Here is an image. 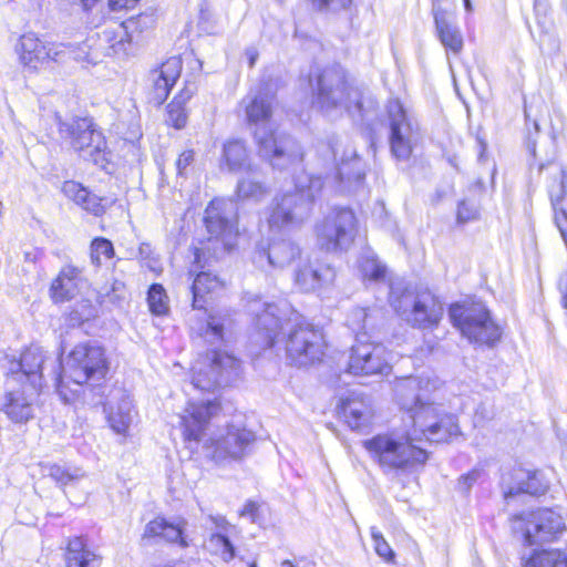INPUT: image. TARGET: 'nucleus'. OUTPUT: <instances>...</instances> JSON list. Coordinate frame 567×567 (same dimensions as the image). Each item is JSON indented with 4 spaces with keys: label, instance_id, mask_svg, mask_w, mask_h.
Segmentation results:
<instances>
[{
    "label": "nucleus",
    "instance_id": "obj_1",
    "mask_svg": "<svg viewBox=\"0 0 567 567\" xmlns=\"http://www.w3.org/2000/svg\"><path fill=\"white\" fill-rule=\"evenodd\" d=\"M319 173L302 172L295 177V190L276 196L268 216L272 233L289 230L302 223L323 187V178L333 179L342 192H358L365 179V163L355 150L344 146L339 137L320 141L316 146Z\"/></svg>",
    "mask_w": 567,
    "mask_h": 567
},
{
    "label": "nucleus",
    "instance_id": "obj_2",
    "mask_svg": "<svg viewBox=\"0 0 567 567\" xmlns=\"http://www.w3.org/2000/svg\"><path fill=\"white\" fill-rule=\"evenodd\" d=\"M249 311L254 316L260 346L272 348L282 331L287 330V360L297 367H306L319 361L323 355V334L321 329L307 322L287 303L261 301L259 297L249 301Z\"/></svg>",
    "mask_w": 567,
    "mask_h": 567
},
{
    "label": "nucleus",
    "instance_id": "obj_3",
    "mask_svg": "<svg viewBox=\"0 0 567 567\" xmlns=\"http://www.w3.org/2000/svg\"><path fill=\"white\" fill-rule=\"evenodd\" d=\"M313 107L330 115L347 112L354 121L370 124L378 116V101L368 91L351 86L339 65L315 66L308 75Z\"/></svg>",
    "mask_w": 567,
    "mask_h": 567
},
{
    "label": "nucleus",
    "instance_id": "obj_4",
    "mask_svg": "<svg viewBox=\"0 0 567 567\" xmlns=\"http://www.w3.org/2000/svg\"><path fill=\"white\" fill-rule=\"evenodd\" d=\"M435 383L429 377H408L395 383L394 392L415 432L420 431L429 442L440 443L457 436L460 427L454 414L444 413L430 399V392L436 388Z\"/></svg>",
    "mask_w": 567,
    "mask_h": 567
},
{
    "label": "nucleus",
    "instance_id": "obj_5",
    "mask_svg": "<svg viewBox=\"0 0 567 567\" xmlns=\"http://www.w3.org/2000/svg\"><path fill=\"white\" fill-rule=\"evenodd\" d=\"M45 362L44 351L39 347L24 350L18 361L11 362L0 412L12 423L24 424L34 417V402L42 388Z\"/></svg>",
    "mask_w": 567,
    "mask_h": 567
},
{
    "label": "nucleus",
    "instance_id": "obj_6",
    "mask_svg": "<svg viewBox=\"0 0 567 567\" xmlns=\"http://www.w3.org/2000/svg\"><path fill=\"white\" fill-rule=\"evenodd\" d=\"M248 126L259 146L260 156L274 168L285 169L303 159L300 144L289 135H275L265 130L272 115V96L262 87L250 90L239 103Z\"/></svg>",
    "mask_w": 567,
    "mask_h": 567
},
{
    "label": "nucleus",
    "instance_id": "obj_7",
    "mask_svg": "<svg viewBox=\"0 0 567 567\" xmlns=\"http://www.w3.org/2000/svg\"><path fill=\"white\" fill-rule=\"evenodd\" d=\"M109 371L110 362L105 349L97 341L76 344L69 353L65 367L59 359L51 360L52 380L64 402L71 400L66 393L70 382L76 386L86 384L94 395L102 399L105 388L102 382L106 379Z\"/></svg>",
    "mask_w": 567,
    "mask_h": 567
},
{
    "label": "nucleus",
    "instance_id": "obj_8",
    "mask_svg": "<svg viewBox=\"0 0 567 567\" xmlns=\"http://www.w3.org/2000/svg\"><path fill=\"white\" fill-rule=\"evenodd\" d=\"M425 439L420 431L392 430L379 433L362 441V446L371 460L379 465L384 474H401L413 471L426 463L429 454L414 443Z\"/></svg>",
    "mask_w": 567,
    "mask_h": 567
},
{
    "label": "nucleus",
    "instance_id": "obj_9",
    "mask_svg": "<svg viewBox=\"0 0 567 567\" xmlns=\"http://www.w3.org/2000/svg\"><path fill=\"white\" fill-rule=\"evenodd\" d=\"M389 301L396 313L417 329L437 327L444 313L443 303L429 291L413 295L411 291L404 290L401 295H396L391 284Z\"/></svg>",
    "mask_w": 567,
    "mask_h": 567
},
{
    "label": "nucleus",
    "instance_id": "obj_10",
    "mask_svg": "<svg viewBox=\"0 0 567 567\" xmlns=\"http://www.w3.org/2000/svg\"><path fill=\"white\" fill-rule=\"evenodd\" d=\"M449 316L453 326L473 343L494 347L501 340L502 329L482 303L468 307L454 303L450 307Z\"/></svg>",
    "mask_w": 567,
    "mask_h": 567
},
{
    "label": "nucleus",
    "instance_id": "obj_11",
    "mask_svg": "<svg viewBox=\"0 0 567 567\" xmlns=\"http://www.w3.org/2000/svg\"><path fill=\"white\" fill-rule=\"evenodd\" d=\"M62 136L70 138L72 147L80 156L102 169H107L110 164L106 152V141L102 132L95 128L91 118L76 117L71 121L59 122Z\"/></svg>",
    "mask_w": 567,
    "mask_h": 567
},
{
    "label": "nucleus",
    "instance_id": "obj_12",
    "mask_svg": "<svg viewBox=\"0 0 567 567\" xmlns=\"http://www.w3.org/2000/svg\"><path fill=\"white\" fill-rule=\"evenodd\" d=\"M357 218L350 208H333L316 225L317 243L328 252L347 250L353 243Z\"/></svg>",
    "mask_w": 567,
    "mask_h": 567
},
{
    "label": "nucleus",
    "instance_id": "obj_13",
    "mask_svg": "<svg viewBox=\"0 0 567 567\" xmlns=\"http://www.w3.org/2000/svg\"><path fill=\"white\" fill-rule=\"evenodd\" d=\"M514 529L520 530L527 546L553 542L563 532V517L550 508H538L513 516Z\"/></svg>",
    "mask_w": 567,
    "mask_h": 567
},
{
    "label": "nucleus",
    "instance_id": "obj_14",
    "mask_svg": "<svg viewBox=\"0 0 567 567\" xmlns=\"http://www.w3.org/2000/svg\"><path fill=\"white\" fill-rule=\"evenodd\" d=\"M390 127V150L399 162H408L412 155V140L415 127L399 100H390L386 105Z\"/></svg>",
    "mask_w": 567,
    "mask_h": 567
},
{
    "label": "nucleus",
    "instance_id": "obj_15",
    "mask_svg": "<svg viewBox=\"0 0 567 567\" xmlns=\"http://www.w3.org/2000/svg\"><path fill=\"white\" fill-rule=\"evenodd\" d=\"M383 344L367 340L357 341L351 347L347 371L353 375L388 374L391 365Z\"/></svg>",
    "mask_w": 567,
    "mask_h": 567
},
{
    "label": "nucleus",
    "instance_id": "obj_16",
    "mask_svg": "<svg viewBox=\"0 0 567 567\" xmlns=\"http://www.w3.org/2000/svg\"><path fill=\"white\" fill-rule=\"evenodd\" d=\"M210 364L207 373L199 371L193 377V384L200 390L215 386H228L239 379L241 362L233 354L221 351L210 352Z\"/></svg>",
    "mask_w": 567,
    "mask_h": 567
},
{
    "label": "nucleus",
    "instance_id": "obj_17",
    "mask_svg": "<svg viewBox=\"0 0 567 567\" xmlns=\"http://www.w3.org/2000/svg\"><path fill=\"white\" fill-rule=\"evenodd\" d=\"M205 226L212 237L220 239L225 249L237 236V207L231 200L214 199L205 210Z\"/></svg>",
    "mask_w": 567,
    "mask_h": 567
},
{
    "label": "nucleus",
    "instance_id": "obj_18",
    "mask_svg": "<svg viewBox=\"0 0 567 567\" xmlns=\"http://www.w3.org/2000/svg\"><path fill=\"white\" fill-rule=\"evenodd\" d=\"M255 433L247 430L230 425L226 430V434L212 439L207 450L216 462L227 458L238 460L245 456L250 444L255 442Z\"/></svg>",
    "mask_w": 567,
    "mask_h": 567
},
{
    "label": "nucleus",
    "instance_id": "obj_19",
    "mask_svg": "<svg viewBox=\"0 0 567 567\" xmlns=\"http://www.w3.org/2000/svg\"><path fill=\"white\" fill-rule=\"evenodd\" d=\"M61 47L44 43L34 33L21 35L16 47L20 62L30 70H38L51 61L59 62Z\"/></svg>",
    "mask_w": 567,
    "mask_h": 567
},
{
    "label": "nucleus",
    "instance_id": "obj_20",
    "mask_svg": "<svg viewBox=\"0 0 567 567\" xmlns=\"http://www.w3.org/2000/svg\"><path fill=\"white\" fill-rule=\"evenodd\" d=\"M182 72L179 56H171L161 66L152 70L147 78L150 100L156 104H163L169 95Z\"/></svg>",
    "mask_w": 567,
    "mask_h": 567
},
{
    "label": "nucleus",
    "instance_id": "obj_21",
    "mask_svg": "<svg viewBox=\"0 0 567 567\" xmlns=\"http://www.w3.org/2000/svg\"><path fill=\"white\" fill-rule=\"evenodd\" d=\"M220 411L217 400L189 403L186 414L181 416L183 434L186 441L199 442L210 420Z\"/></svg>",
    "mask_w": 567,
    "mask_h": 567
},
{
    "label": "nucleus",
    "instance_id": "obj_22",
    "mask_svg": "<svg viewBox=\"0 0 567 567\" xmlns=\"http://www.w3.org/2000/svg\"><path fill=\"white\" fill-rule=\"evenodd\" d=\"M301 250L298 245L288 238H272L267 247H258L254 255V262L264 267L267 262L272 268H284L300 258Z\"/></svg>",
    "mask_w": 567,
    "mask_h": 567
},
{
    "label": "nucleus",
    "instance_id": "obj_23",
    "mask_svg": "<svg viewBox=\"0 0 567 567\" xmlns=\"http://www.w3.org/2000/svg\"><path fill=\"white\" fill-rule=\"evenodd\" d=\"M203 255L204 252L202 249H195V260L189 271L190 274H193L199 270L190 286L192 308L197 310L205 309L207 303V295L223 287V281L218 278V276L212 274L208 270H204L205 265L202 264Z\"/></svg>",
    "mask_w": 567,
    "mask_h": 567
},
{
    "label": "nucleus",
    "instance_id": "obj_24",
    "mask_svg": "<svg viewBox=\"0 0 567 567\" xmlns=\"http://www.w3.org/2000/svg\"><path fill=\"white\" fill-rule=\"evenodd\" d=\"M336 278V270L327 262L308 260L298 265L295 271V282L305 292L316 291L329 286Z\"/></svg>",
    "mask_w": 567,
    "mask_h": 567
},
{
    "label": "nucleus",
    "instance_id": "obj_25",
    "mask_svg": "<svg viewBox=\"0 0 567 567\" xmlns=\"http://www.w3.org/2000/svg\"><path fill=\"white\" fill-rule=\"evenodd\" d=\"M512 477L515 481L513 484L506 483L505 476L502 478L503 494L507 502L520 494L532 496L544 495L549 487L548 481L545 480L539 471L527 472L524 470H515Z\"/></svg>",
    "mask_w": 567,
    "mask_h": 567
},
{
    "label": "nucleus",
    "instance_id": "obj_26",
    "mask_svg": "<svg viewBox=\"0 0 567 567\" xmlns=\"http://www.w3.org/2000/svg\"><path fill=\"white\" fill-rule=\"evenodd\" d=\"M338 413L355 431L369 427L373 417L370 400L354 392L340 400Z\"/></svg>",
    "mask_w": 567,
    "mask_h": 567
},
{
    "label": "nucleus",
    "instance_id": "obj_27",
    "mask_svg": "<svg viewBox=\"0 0 567 567\" xmlns=\"http://www.w3.org/2000/svg\"><path fill=\"white\" fill-rule=\"evenodd\" d=\"M82 270L68 265L61 269L50 287L51 298L54 302H64L73 299L85 286Z\"/></svg>",
    "mask_w": 567,
    "mask_h": 567
},
{
    "label": "nucleus",
    "instance_id": "obj_28",
    "mask_svg": "<svg viewBox=\"0 0 567 567\" xmlns=\"http://www.w3.org/2000/svg\"><path fill=\"white\" fill-rule=\"evenodd\" d=\"M436 34L443 47L458 54L463 49V37L454 22L453 12L449 8L432 9Z\"/></svg>",
    "mask_w": 567,
    "mask_h": 567
},
{
    "label": "nucleus",
    "instance_id": "obj_29",
    "mask_svg": "<svg viewBox=\"0 0 567 567\" xmlns=\"http://www.w3.org/2000/svg\"><path fill=\"white\" fill-rule=\"evenodd\" d=\"M187 522L184 518H177L168 522L163 517L151 520L145 527V536H159L167 543L176 544L181 548L189 546L185 535Z\"/></svg>",
    "mask_w": 567,
    "mask_h": 567
},
{
    "label": "nucleus",
    "instance_id": "obj_30",
    "mask_svg": "<svg viewBox=\"0 0 567 567\" xmlns=\"http://www.w3.org/2000/svg\"><path fill=\"white\" fill-rule=\"evenodd\" d=\"M254 166L244 141L233 138L224 143L220 157L221 171L238 173L251 169Z\"/></svg>",
    "mask_w": 567,
    "mask_h": 567
},
{
    "label": "nucleus",
    "instance_id": "obj_31",
    "mask_svg": "<svg viewBox=\"0 0 567 567\" xmlns=\"http://www.w3.org/2000/svg\"><path fill=\"white\" fill-rule=\"evenodd\" d=\"M245 173L246 176L241 177L237 183V196L241 199H254L256 202L262 199L268 194L264 174L257 165Z\"/></svg>",
    "mask_w": 567,
    "mask_h": 567
},
{
    "label": "nucleus",
    "instance_id": "obj_32",
    "mask_svg": "<svg viewBox=\"0 0 567 567\" xmlns=\"http://www.w3.org/2000/svg\"><path fill=\"white\" fill-rule=\"evenodd\" d=\"M379 310L368 308H354L348 316V326L355 334V341L367 340L369 333L375 327V318Z\"/></svg>",
    "mask_w": 567,
    "mask_h": 567
},
{
    "label": "nucleus",
    "instance_id": "obj_33",
    "mask_svg": "<svg viewBox=\"0 0 567 567\" xmlns=\"http://www.w3.org/2000/svg\"><path fill=\"white\" fill-rule=\"evenodd\" d=\"M41 471L44 476L52 478L62 488L85 476V472L81 467L68 464H41Z\"/></svg>",
    "mask_w": 567,
    "mask_h": 567
},
{
    "label": "nucleus",
    "instance_id": "obj_34",
    "mask_svg": "<svg viewBox=\"0 0 567 567\" xmlns=\"http://www.w3.org/2000/svg\"><path fill=\"white\" fill-rule=\"evenodd\" d=\"M133 404L128 395L122 394L115 409L111 408L107 413V422L111 429L117 434H125L133 422Z\"/></svg>",
    "mask_w": 567,
    "mask_h": 567
},
{
    "label": "nucleus",
    "instance_id": "obj_35",
    "mask_svg": "<svg viewBox=\"0 0 567 567\" xmlns=\"http://www.w3.org/2000/svg\"><path fill=\"white\" fill-rule=\"evenodd\" d=\"M96 555L86 548L83 539L75 537L68 544L65 561L68 567H95Z\"/></svg>",
    "mask_w": 567,
    "mask_h": 567
},
{
    "label": "nucleus",
    "instance_id": "obj_36",
    "mask_svg": "<svg viewBox=\"0 0 567 567\" xmlns=\"http://www.w3.org/2000/svg\"><path fill=\"white\" fill-rule=\"evenodd\" d=\"M362 277L369 281L382 282L386 279V266L372 251H365L359 259Z\"/></svg>",
    "mask_w": 567,
    "mask_h": 567
},
{
    "label": "nucleus",
    "instance_id": "obj_37",
    "mask_svg": "<svg viewBox=\"0 0 567 567\" xmlns=\"http://www.w3.org/2000/svg\"><path fill=\"white\" fill-rule=\"evenodd\" d=\"M523 567H567V554L561 550H535Z\"/></svg>",
    "mask_w": 567,
    "mask_h": 567
},
{
    "label": "nucleus",
    "instance_id": "obj_38",
    "mask_svg": "<svg viewBox=\"0 0 567 567\" xmlns=\"http://www.w3.org/2000/svg\"><path fill=\"white\" fill-rule=\"evenodd\" d=\"M147 305L155 316H164L168 312V296L161 284H152L147 290Z\"/></svg>",
    "mask_w": 567,
    "mask_h": 567
},
{
    "label": "nucleus",
    "instance_id": "obj_39",
    "mask_svg": "<svg viewBox=\"0 0 567 567\" xmlns=\"http://www.w3.org/2000/svg\"><path fill=\"white\" fill-rule=\"evenodd\" d=\"M56 47H61L62 49L59 52V62H63L66 59L90 61L91 47L87 41H83L81 43H56Z\"/></svg>",
    "mask_w": 567,
    "mask_h": 567
},
{
    "label": "nucleus",
    "instance_id": "obj_40",
    "mask_svg": "<svg viewBox=\"0 0 567 567\" xmlns=\"http://www.w3.org/2000/svg\"><path fill=\"white\" fill-rule=\"evenodd\" d=\"M114 252L113 244L107 238L96 237L91 243V261L95 266H101L103 259H111Z\"/></svg>",
    "mask_w": 567,
    "mask_h": 567
},
{
    "label": "nucleus",
    "instance_id": "obj_41",
    "mask_svg": "<svg viewBox=\"0 0 567 567\" xmlns=\"http://www.w3.org/2000/svg\"><path fill=\"white\" fill-rule=\"evenodd\" d=\"M200 336L210 344L223 341L224 321L217 316L210 315L204 327L200 328Z\"/></svg>",
    "mask_w": 567,
    "mask_h": 567
},
{
    "label": "nucleus",
    "instance_id": "obj_42",
    "mask_svg": "<svg viewBox=\"0 0 567 567\" xmlns=\"http://www.w3.org/2000/svg\"><path fill=\"white\" fill-rule=\"evenodd\" d=\"M126 35V30L123 24H118L115 28H105L102 33L99 34V39L101 42L109 43V49H112L114 52H117L118 49H122L124 45V37Z\"/></svg>",
    "mask_w": 567,
    "mask_h": 567
},
{
    "label": "nucleus",
    "instance_id": "obj_43",
    "mask_svg": "<svg viewBox=\"0 0 567 567\" xmlns=\"http://www.w3.org/2000/svg\"><path fill=\"white\" fill-rule=\"evenodd\" d=\"M95 315L96 308L93 306V303L87 299H83L73 307L72 311L70 312V320L73 323L80 324L89 321L91 318L95 317Z\"/></svg>",
    "mask_w": 567,
    "mask_h": 567
},
{
    "label": "nucleus",
    "instance_id": "obj_44",
    "mask_svg": "<svg viewBox=\"0 0 567 567\" xmlns=\"http://www.w3.org/2000/svg\"><path fill=\"white\" fill-rule=\"evenodd\" d=\"M166 122L177 130L185 127V125L187 123V113L185 110V105H182V104H178V102L172 101L167 105Z\"/></svg>",
    "mask_w": 567,
    "mask_h": 567
},
{
    "label": "nucleus",
    "instance_id": "obj_45",
    "mask_svg": "<svg viewBox=\"0 0 567 567\" xmlns=\"http://www.w3.org/2000/svg\"><path fill=\"white\" fill-rule=\"evenodd\" d=\"M111 203L106 198H100L87 190V196H83V202H80L79 206L94 216H102L105 213L106 205Z\"/></svg>",
    "mask_w": 567,
    "mask_h": 567
},
{
    "label": "nucleus",
    "instance_id": "obj_46",
    "mask_svg": "<svg viewBox=\"0 0 567 567\" xmlns=\"http://www.w3.org/2000/svg\"><path fill=\"white\" fill-rule=\"evenodd\" d=\"M371 537L373 540L374 550L386 561H390L394 558V551L388 544V542L384 539L382 533L377 527H371Z\"/></svg>",
    "mask_w": 567,
    "mask_h": 567
},
{
    "label": "nucleus",
    "instance_id": "obj_47",
    "mask_svg": "<svg viewBox=\"0 0 567 567\" xmlns=\"http://www.w3.org/2000/svg\"><path fill=\"white\" fill-rule=\"evenodd\" d=\"M79 2L84 13L87 14V23L97 24L102 19L101 0H72Z\"/></svg>",
    "mask_w": 567,
    "mask_h": 567
},
{
    "label": "nucleus",
    "instance_id": "obj_48",
    "mask_svg": "<svg viewBox=\"0 0 567 567\" xmlns=\"http://www.w3.org/2000/svg\"><path fill=\"white\" fill-rule=\"evenodd\" d=\"M62 193L76 205L83 202V196H87V188L74 181H65L62 185Z\"/></svg>",
    "mask_w": 567,
    "mask_h": 567
},
{
    "label": "nucleus",
    "instance_id": "obj_49",
    "mask_svg": "<svg viewBox=\"0 0 567 567\" xmlns=\"http://www.w3.org/2000/svg\"><path fill=\"white\" fill-rule=\"evenodd\" d=\"M313 8L321 12L347 10L353 0H310Z\"/></svg>",
    "mask_w": 567,
    "mask_h": 567
},
{
    "label": "nucleus",
    "instance_id": "obj_50",
    "mask_svg": "<svg viewBox=\"0 0 567 567\" xmlns=\"http://www.w3.org/2000/svg\"><path fill=\"white\" fill-rule=\"evenodd\" d=\"M210 542L215 543L221 549V554L225 559H233L235 557L236 550L231 540L228 536L216 533L212 535Z\"/></svg>",
    "mask_w": 567,
    "mask_h": 567
},
{
    "label": "nucleus",
    "instance_id": "obj_51",
    "mask_svg": "<svg viewBox=\"0 0 567 567\" xmlns=\"http://www.w3.org/2000/svg\"><path fill=\"white\" fill-rule=\"evenodd\" d=\"M477 209L474 204L462 200L457 205V221L463 224L476 217Z\"/></svg>",
    "mask_w": 567,
    "mask_h": 567
},
{
    "label": "nucleus",
    "instance_id": "obj_52",
    "mask_svg": "<svg viewBox=\"0 0 567 567\" xmlns=\"http://www.w3.org/2000/svg\"><path fill=\"white\" fill-rule=\"evenodd\" d=\"M195 158V153L193 150L184 151L179 154L176 161V169L177 174L184 176L186 174V169L192 165Z\"/></svg>",
    "mask_w": 567,
    "mask_h": 567
},
{
    "label": "nucleus",
    "instance_id": "obj_53",
    "mask_svg": "<svg viewBox=\"0 0 567 567\" xmlns=\"http://www.w3.org/2000/svg\"><path fill=\"white\" fill-rule=\"evenodd\" d=\"M239 515L244 518L250 520V523L257 524L259 523V505L255 501H248L243 509L239 512Z\"/></svg>",
    "mask_w": 567,
    "mask_h": 567
},
{
    "label": "nucleus",
    "instance_id": "obj_54",
    "mask_svg": "<svg viewBox=\"0 0 567 567\" xmlns=\"http://www.w3.org/2000/svg\"><path fill=\"white\" fill-rule=\"evenodd\" d=\"M196 92V85L194 83H186V85L179 91V93L173 99L174 102L185 105Z\"/></svg>",
    "mask_w": 567,
    "mask_h": 567
},
{
    "label": "nucleus",
    "instance_id": "obj_55",
    "mask_svg": "<svg viewBox=\"0 0 567 567\" xmlns=\"http://www.w3.org/2000/svg\"><path fill=\"white\" fill-rule=\"evenodd\" d=\"M480 476L478 471H471L465 475H462L458 480V487L462 492H467L472 485L477 481Z\"/></svg>",
    "mask_w": 567,
    "mask_h": 567
},
{
    "label": "nucleus",
    "instance_id": "obj_56",
    "mask_svg": "<svg viewBox=\"0 0 567 567\" xmlns=\"http://www.w3.org/2000/svg\"><path fill=\"white\" fill-rule=\"evenodd\" d=\"M524 114L526 118V126L529 131V126L532 125L536 133L539 132V121L537 116H533V105L525 102Z\"/></svg>",
    "mask_w": 567,
    "mask_h": 567
},
{
    "label": "nucleus",
    "instance_id": "obj_57",
    "mask_svg": "<svg viewBox=\"0 0 567 567\" xmlns=\"http://www.w3.org/2000/svg\"><path fill=\"white\" fill-rule=\"evenodd\" d=\"M493 417L492 411L485 403H481L475 410V425Z\"/></svg>",
    "mask_w": 567,
    "mask_h": 567
},
{
    "label": "nucleus",
    "instance_id": "obj_58",
    "mask_svg": "<svg viewBox=\"0 0 567 567\" xmlns=\"http://www.w3.org/2000/svg\"><path fill=\"white\" fill-rule=\"evenodd\" d=\"M558 290L561 296V305L565 309H567V270L559 277Z\"/></svg>",
    "mask_w": 567,
    "mask_h": 567
},
{
    "label": "nucleus",
    "instance_id": "obj_59",
    "mask_svg": "<svg viewBox=\"0 0 567 567\" xmlns=\"http://www.w3.org/2000/svg\"><path fill=\"white\" fill-rule=\"evenodd\" d=\"M137 0H109V7L112 11H117L132 7Z\"/></svg>",
    "mask_w": 567,
    "mask_h": 567
},
{
    "label": "nucleus",
    "instance_id": "obj_60",
    "mask_svg": "<svg viewBox=\"0 0 567 567\" xmlns=\"http://www.w3.org/2000/svg\"><path fill=\"white\" fill-rule=\"evenodd\" d=\"M210 520L217 526V527H224L227 524V520L224 516H209Z\"/></svg>",
    "mask_w": 567,
    "mask_h": 567
},
{
    "label": "nucleus",
    "instance_id": "obj_61",
    "mask_svg": "<svg viewBox=\"0 0 567 567\" xmlns=\"http://www.w3.org/2000/svg\"><path fill=\"white\" fill-rule=\"evenodd\" d=\"M527 150L533 155V157L536 159V157H537V155H536V142L532 138L530 135L528 136V140H527Z\"/></svg>",
    "mask_w": 567,
    "mask_h": 567
},
{
    "label": "nucleus",
    "instance_id": "obj_62",
    "mask_svg": "<svg viewBox=\"0 0 567 567\" xmlns=\"http://www.w3.org/2000/svg\"><path fill=\"white\" fill-rule=\"evenodd\" d=\"M431 1H432V9L447 8L445 4L449 2V0H431Z\"/></svg>",
    "mask_w": 567,
    "mask_h": 567
},
{
    "label": "nucleus",
    "instance_id": "obj_63",
    "mask_svg": "<svg viewBox=\"0 0 567 567\" xmlns=\"http://www.w3.org/2000/svg\"><path fill=\"white\" fill-rule=\"evenodd\" d=\"M478 142H480V148H481V150H480V154H478V161H480V162H483V159H484V153H485V151H486L487 145H486V143H485V142H483V141H481V140H480Z\"/></svg>",
    "mask_w": 567,
    "mask_h": 567
},
{
    "label": "nucleus",
    "instance_id": "obj_64",
    "mask_svg": "<svg viewBox=\"0 0 567 567\" xmlns=\"http://www.w3.org/2000/svg\"><path fill=\"white\" fill-rule=\"evenodd\" d=\"M150 250V245L147 244H142L141 247H140V254L142 256L146 255Z\"/></svg>",
    "mask_w": 567,
    "mask_h": 567
}]
</instances>
